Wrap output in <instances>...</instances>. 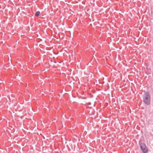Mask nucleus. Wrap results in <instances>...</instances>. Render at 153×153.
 Wrapping results in <instances>:
<instances>
[{
  "label": "nucleus",
  "mask_w": 153,
  "mask_h": 153,
  "mask_svg": "<svg viewBox=\"0 0 153 153\" xmlns=\"http://www.w3.org/2000/svg\"><path fill=\"white\" fill-rule=\"evenodd\" d=\"M146 74L147 75H149V74H150V73H146Z\"/></svg>",
  "instance_id": "5"
},
{
  "label": "nucleus",
  "mask_w": 153,
  "mask_h": 153,
  "mask_svg": "<svg viewBox=\"0 0 153 153\" xmlns=\"http://www.w3.org/2000/svg\"><path fill=\"white\" fill-rule=\"evenodd\" d=\"M43 138L44 139H45V137H44V136H43Z\"/></svg>",
  "instance_id": "6"
},
{
  "label": "nucleus",
  "mask_w": 153,
  "mask_h": 153,
  "mask_svg": "<svg viewBox=\"0 0 153 153\" xmlns=\"http://www.w3.org/2000/svg\"><path fill=\"white\" fill-rule=\"evenodd\" d=\"M139 144L140 148L143 153H147L148 152V149L145 144L143 142H139Z\"/></svg>",
  "instance_id": "2"
},
{
  "label": "nucleus",
  "mask_w": 153,
  "mask_h": 153,
  "mask_svg": "<svg viewBox=\"0 0 153 153\" xmlns=\"http://www.w3.org/2000/svg\"><path fill=\"white\" fill-rule=\"evenodd\" d=\"M40 15V12L39 11H37L35 13V16H39Z\"/></svg>",
  "instance_id": "3"
},
{
  "label": "nucleus",
  "mask_w": 153,
  "mask_h": 153,
  "mask_svg": "<svg viewBox=\"0 0 153 153\" xmlns=\"http://www.w3.org/2000/svg\"><path fill=\"white\" fill-rule=\"evenodd\" d=\"M82 4H84L82 2Z\"/></svg>",
  "instance_id": "8"
},
{
  "label": "nucleus",
  "mask_w": 153,
  "mask_h": 153,
  "mask_svg": "<svg viewBox=\"0 0 153 153\" xmlns=\"http://www.w3.org/2000/svg\"><path fill=\"white\" fill-rule=\"evenodd\" d=\"M87 99L86 97H83L82 98V99H84V100H85V99Z\"/></svg>",
  "instance_id": "4"
},
{
  "label": "nucleus",
  "mask_w": 153,
  "mask_h": 153,
  "mask_svg": "<svg viewBox=\"0 0 153 153\" xmlns=\"http://www.w3.org/2000/svg\"><path fill=\"white\" fill-rule=\"evenodd\" d=\"M54 62L56 63V62Z\"/></svg>",
  "instance_id": "7"
},
{
  "label": "nucleus",
  "mask_w": 153,
  "mask_h": 153,
  "mask_svg": "<svg viewBox=\"0 0 153 153\" xmlns=\"http://www.w3.org/2000/svg\"><path fill=\"white\" fill-rule=\"evenodd\" d=\"M143 101L144 104L149 105L151 104V95L149 91H144V93L143 95Z\"/></svg>",
  "instance_id": "1"
}]
</instances>
